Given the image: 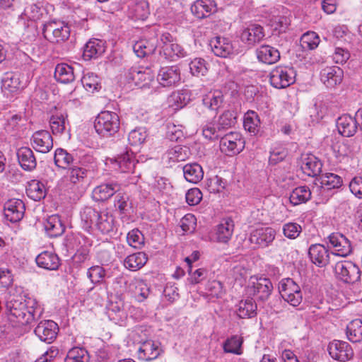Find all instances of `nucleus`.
<instances>
[{"label":"nucleus","instance_id":"ea45409f","mask_svg":"<svg viewBox=\"0 0 362 362\" xmlns=\"http://www.w3.org/2000/svg\"><path fill=\"white\" fill-rule=\"evenodd\" d=\"M237 315L240 318H252L257 315V304L252 298L241 300L238 305Z\"/></svg>","mask_w":362,"mask_h":362},{"label":"nucleus","instance_id":"5701e85b","mask_svg":"<svg viewBox=\"0 0 362 362\" xmlns=\"http://www.w3.org/2000/svg\"><path fill=\"white\" fill-rule=\"evenodd\" d=\"M110 162L114 170L120 173L133 172L135 167L134 159L129 152L110 158Z\"/></svg>","mask_w":362,"mask_h":362},{"label":"nucleus","instance_id":"f704fd0d","mask_svg":"<svg viewBox=\"0 0 362 362\" xmlns=\"http://www.w3.org/2000/svg\"><path fill=\"white\" fill-rule=\"evenodd\" d=\"M190 97L187 90L173 92L168 98V106L174 111H177L187 105Z\"/></svg>","mask_w":362,"mask_h":362},{"label":"nucleus","instance_id":"6ab92c4d","mask_svg":"<svg viewBox=\"0 0 362 362\" xmlns=\"http://www.w3.org/2000/svg\"><path fill=\"white\" fill-rule=\"evenodd\" d=\"M119 189L120 185L117 182L103 183L93 189L92 198L96 202H105L118 192Z\"/></svg>","mask_w":362,"mask_h":362},{"label":"nucleus","instance_id":"bb28decb","mask_svg":"<svg viewBox=\"0 0 362 362\" xmlns=\"http://www.w3.org/2000/svg\"><path fill=\"white\" fill-rule=\"evenodd\" d=\"M35 262L38 267L47 270H57L60 265L58 255L51 251H44L39 254Z\"/></svg>","mask_w":362,"mask_h":362},{"label":"nucleus","instance_id":"09e8293b","mask_svg":"<svg viewBox=\"0 0 362 362\" xmlns=\"http://www.w3.org/2000/svg\"><path fill=\"white\" fill-rule=\"evenodd\" d=\"M49 124L54 134H62L69 126L67 115H52Z\"/></svg>","mask_w":362,"mask_h":362},{"label":"nucleus","instance_id":"79ce46f5","mask_svg":"<svg viewBox=\"0 0 362 362\" xmlns=\"http://www.w3.org/2000/svg\"><path fill=\"white\" fill-rule=\"evenodd\" d=\"M183 174L187 181L194 184L199 182L204 176L202 168L197 163L185 165Z\"/></svg>","mask_w":362,"mask_h":362},{"label":"nucleus","instance_id":"338daca9","mask_svg":"<svg viewBox=\"0 0 362 362\" xmlns=\"http://www.w3.org/2000/svg\"><path fill=\"white\" fill-rule=\"evenodd\" d=\"M283 233L285 237L289 239L297 238L302 232L301 226L296 223L289 222L283 226Z\"/></svg>","mask_w":362,"mask_h":362},{"label":"nucleus","instance_id":"bf43d9fd","mask_svg":"<svg viewBox=\"0 0 362 362\" xmlns=\"http://www.w3.org/2000/svg\"><path fill=\"white\" fill-rule=\"evenodd\" d=\"M166 156L170 161L175 163L185 160L187 158V153L185 147L175 146L168 151Z\"/></svg>","mask_w":362,"mask_h":362},{"label":"nucleus","instance_id":"5fc2aeb1","mask_svg":"<svg viewBox=\"0 0 362 362\" xmlns=\"http://www.w3.org/2000/svg\"><path fill=\"white\" fill-rule=\"evenodd\" d=\"M130 12L136 20L146 19L150 13L148 2L141 0L134 3L130 8Z\"/></svg>","mask_w":362,"mask_h":362},{"label":"nucleus","instance_id":"72a5a7b5","mask_svg":"<svg viewBox=\"0 0 362 362\" xmlns=\"http://www.w3.org/2000/svg\"><path fill=\"white\" fill-rule=\"evenodd\" d=\"M87 176L86 173L74 164L67 169L64 180L68 186L74 187L83 184Z\"/></svg>","mask_w":362,"mask_h":362},{"label":"nucleus","instance_id":"0eeeda50","mask_svg":"<svg viewBox=\"0 0 362 362\" xmlns=\"http://www.w3.org/2000/svg\"><path fill=\"white\" fill-rule=\"evenodd\" d=\"M279 289L282 298L291 305L296 307L302 302L301 289L292 279L287 278L281 280Z\"/></svg>","mask_w":362,"mask_h":362},{"label":"nucleus","instance_id":"2eb2a0df","mask_svg":"<svg viewBox=\"0 0 362 362\" xmlns=\"http://www.w3.org/2000/svg\"><path fill=\"white\" fill-rule=\"evenodd\" d=\"M59 327L56 322L52 320H43L39 322L34 332L42 341L50 344L56 339Z\"/></svg>","mask_w":362,"mask_h":362},{"label":"nucleus","instance_id":"a18cd8bd","mask_svg":"<svg viewBox=\"0 0 362 362\" xmlns=\"http://www.w3.org/2000/svg\"><path fill=\"white\" fill-rule=\"evenodd\" d=\"M319 180L320 181L321 187L327 189H338L343 184L342 178L332 173L322 174L320 175Z\"/></svg>","mask_w":362,"mask_h":362},{"label":"nucleus","instance_id":"a878e982","mask_svg":"<svg viewBox=\"0 0 362 362\" xmlns=\"http://www.w3.org/2000/svg\"><path fill=\"white\" fill-rule=\"evenodd\" d=\"M158 39L156 36L149 39H141L136 42L133 49L137 57L143 58L153 54L158 46Z\"/></svg>","mask_w":362,"mask_h":362},{"label":"nucleus","instance_id":"864d4df0","mask_svg":"<svg viewBox=\"0 0 362 362\" xmlns=\"http://www.w3.org/2000/svg\"><path fill=\"white\" fill-rule=\"evenodd\" d=\"M243 338L238 335H233L228 338L223 343V351L226 353L234 354L236 355L242 354Z\"/></svg>","mask_w":362,"mask_h":362},{"label":"nucleus","instance_id":"4d7b16f0","mask_svg":"<svg viewBox=\"0 0 362 362\" xmlns=\"http://www.w3.org/2000/svg\"><path fill=\"white\" fill-rule=\"evenodd\" d=\"M89 359L90 357L86 350L74 347L68 351L64 362H88Z\"/></svg>","mask_w":362,"mask_h":362},{"label":"nucleus","instance_id":"4468645a","mask_svg":"<svg viewBox=\"0 0 362 362\" xmlns=\"http://www.w3.org/2000/svg\"><path fill=\"white\" fill-rule=\"evenodd\" d=\"M250 284L251 292L262 301L267 300L273 290V285L267 278L252 276Z\"/></svg>","mask_w":362,"mask_h":362},{"label":"nucleus","instance_id":"b1692460","mask_svg":"<svg viewBox=\"0 0 362 362\" xmlns=\"http://www.w3.org/2000/svg\"><path fill=\"white\" fill-rule=\"evenodd\" d=\"M192 13L199 18L209 16L216 11L214 0H197L191 6Z\"/></svg>","mask_w":362,"mask_h":362},{"label":"nucleus","instance_id":"7ed1b4c3","mask_svg":"<svg viewBox=\"0 0 362 362\" xmlns=\"http://www.w3.org/2000/svg\"><path fill=\"white\" fill-rule=\"evenodd\" d=\"M160 41L161 43L160 54L166 59L176 61L186 56V51L169 33H163L160 37Z\"/></svg>","mask_w":362,"mask_h":362},{"label":"nucleus","instance_id":"cd10ccee","mask_svg":"<svg viewBox=\"0 0 362 362\" xmlns=\"http://www.w3.org/2000/svg\"><path fill=\"white\" fill-rule=\"evenodd\" d=\"M258 60L267 64H273L280 59L279 51L270 45H263L256 49Z\"/></svg>","mask_w":362,"mask_h":362},{"label":"nucleus","instance_id":"412c9836","mask_svg":"<svg viewBox=\"0 0 362 362\" xmlns=\"http://www.w3.org/2000/svg\"><path fill=\"white\" fill-rule=\"evenodd\" d=\"M32 144L37 151L46 153L52 148L53 139L47 131L40 130L33 134Z\"/></svg>","mask_w":362,"mask_h":362},{"label":"nucleus","instance_id":"f3484780","mask_svg":"<svg viewBox=\"0 0 362 362\" xmlns=\"http://www.w3.org/2000/svg\"><path fill=\"white\" fill-rule=\"evenodd\" d=\"M163 353L160 344L148 339L140 343L138 349V358L143 361H152L156 359Z\"/></svg>","mask_w":362,"mask_h":362},{"label":"nucleus","instance_id":"dca6fc26","mask_svg":"<svg viewBox=\"0 0 362 362\" xmlns=\"http://www.w3.org/2000/svg\"><path fill=\"white\" fill-rule=\"evenodd\" d=\"M276 231L274 229L267 227L253 230L250 233V241L259 247H268L275 239Z\"/></svg>","mask_w":362,"mask_h":362},{"label":"nucleus","instance_id":"423d86ee","mask_svg":"<svg viewBox=\"0 0 362 362\" xmlns=\"http://www.w3.org/2000/svg\"><path fill=\"white\" fill-rule=\"evenodd\" d=\"M220 151L228 156L240 153L245 148V140L237 132H230L220 138Z\"/></svg>","mask_w":362,"mask_h":362},{"label":"nucleus","instance_id":"f8f14e48","mask_svg":"<svg viewBox=\"0 0 362 362\" xmlns=\"http://www.w3.org/2000/svg\"><path fill=\"white\" fill-rule=\"evenodd\" d=\"M330 356L337 361L346 362L352 358L354 351L351 346L346 341L334 340L328 345Z\"/></svg>","mask_w":362,"mask_h":362},{"label":"nucleus","instance_id":"2f4dec72","mask_svg":"<svg viewBox=\"0 0 362 362\" xmlns=\"http://www.w3.org/2000/svg\"><path fill=\"white\" fill-rule=\"evenodd\" d=\"M17 157L19 164L23 170L31 171L36 168V158L30 148H20L17 151Z\"/></svg>","mask_w":362,"mask_h":362},{"label":"nucleus","instance_id":"4c0bfd02","mask_svg":"<svg viewBox=\"0 0 362 362\" xmlns=\"http://www.w3.org/2000/svg\"><path fill=\"white\" fill-rule=\"evenodd\" d=\"M54 76L57 81L62 83H69L75 78L73 68L64 63L56 66Z\"/></svg>","mask_w":362,"mask_h":362},{"label":"nucleus","instance_id":"8fccbe9b","mask_svg":"<svg viewBox=\"0 0 362 362\" xmlns=\"http://www.w3.org/2000/svg\"><path fill=\"white\" fill-rule=\"evenodd\" d=\"M114 205L121 214L129 213L132 209V203L129 202V197L127 194L120 191L115 194Z\"/></svg>","mask_w":362,"mask_h":362},{"label":"nucleus","instance_id":"ddd939ff","mask_svg":"<svg viewBox=\"0 0 362 362\" xmlns=\"http://www.w3.org/2000/svg\"><path fill=\"white\" fill-rule=\"evenodd\" d=\"M157 80L163 87L175 86L181 81V72L177 66H164L160 69Z\"/></svg>","mask_w":362,"mask_h":362},{"label":"nucleus","instance_id":"0e129e2a","mask_svg":"<svg viewBox=\"0 0 362 362\" xmlns=\"http://www.w3.org/2000/svg\"><path fill=\"white\" fill-rule=\"evenodd\" d=\"M271 27L273 28L274 30L278 31L279 33H284L287 29L290 24L289 19L284 16H274L269 23Z\"/></svg>","mask_w":362,"mask_h":362},{"label":"nucleus","instance_id":"c03bdc74","mask_svg":"<svg viewBox=\"0 0 362 362\" xmlns=\"http://www.w3.org/2000/svg\"><path fill=\"white\" fill-rule=\"evenodd\" d=\"M54 161L57 167L63 169H68L71 165L74 164L73 156L66 150L59 148L54 155Z\"/></svg>","mask_w":362,"mask_h":362},{"label":"nucleus","instance_id":"6e6552de","mask_svg":"<svg viewBox=\"0 0 362 362\" xmlns=\"http://www.w3.org/2000/svg\"><path fill=\"white\" fill-rule=\"evenodd\" d=\"M336 277L346 284H354L361 279L359 267L351 261H339L335 264Z\"/></svg>","mask_w":362,"mask_h":362},{"label":"nucleus","instance_id":"9b49d317","mask_svg":"<svg viewBox=\"0 0 362 362\" xmlns=\"http://www.w3.org/2000/svg\"><path fill=\"white\" fill-rule=\"evenodd\" d=\"M209 46L217 57L226 58L238 54L232 42L226 37H215L210 40Z\"/></svg>","mask_w":362,"mask_h":362},{"label":"nucleus","instance_id":"c756f323","mask_svg":"<svg viewBox=\"0 0 362 362\" xmlns=\"http://www.w3.org/2000/svg\"><path fill=\"white\" fill-rule=\"evenodd\" d=\"M233 230V221L231 218L225 219L217 226L214 239L216 242L227 243L232 237Z\"/></svg>","mask_w":362,"mask_h":362},{"label":"nucleus","instance_id":"3c124183","mask_svg":"<svg viewBox=\"0 0 362 362\" xmlns=\"http://www.w3.org/2000/svg\"><path fill=\"white\" fill-rule=\"evenodd\" d=\"M130 288L134 298L139 302L144 301L149 295L150 290L147 284L142 280H135L131 285Z\"/></svg>","mask_w":362,"mask_h":362},{"label":"nucleus","instance_id":"393cba45","mask_svg":"<svg viewBox=\"0 0 362 362\" xmlns=\"http://www.w3.org/2000/svg\"><path fill=\"white\" fill-rule=\"evenodd\" d=\"M321 161L313 155H306L302 158L300 168L303 173L310 177H316L322 171Z\"/></svg>","mask_w":362,"mask_h":362},{"label":"nucleus","instance_id":"9d476101","mask_svg":"<svg viewBox=\"0 0 362 362\" xmlns=\"http://www.w3.org/2000/svg\"><path fill=\"white\" fill-rule=\"evenodd\" d=\"M327 239L330 247L334 249L333 255L346 257L352 252L351 241L342 233H332Z\"/></svg>","mask_w":362,"mask_h":362},{"label":"nucleus","instance_id":"c85d7f7f","mask_svg":"<svg viewBox=\"0 0 362 362\" xmlns=\"http://www.w3.org/2000/svg\"><path fill=\"white\" fill-rule=\"evenodd\" d=\"M342 70L338 66L326 67L320 73L321 81L327 87L332 88L342 81Z\"/></svg>","mask_w":362,"mask_h":362},{"label":"nucleus","instance_id":"4be33fe9","mask_svg":"<svg viewBox=\"0 0 362 362\" xmlns=\"http://www.w3.org/2000/svg\"><path fill=\"white\" fill-rule=\"evenodd\" d=\"M358 119L351 115H341L337 119L339 132L344 136H351L357 129Z\"/></svg>","mask_w":362,"mask_h":362},{"label":"nucleus","instance_id":"c9c22d12","mask_svg":"<svg viewBox=\"0 0 362 362\" xmlns=\"http://www.w3.org/2000/svg\"><path fill=\"white\" fill-rule=\"evenodd\" d=\"M44 227L47 234L52 238L61 235L65 230L64 224L57 215L49 216L45 222Z\"/></svg>","mask_w":362,"mask_h":362},{"label":"nucleus","instance_id":"680f3d73","mask_svg":"<svg viewBox=\"0 0 362 362\" xmlns=\"http://www.w3.org/2000/svg\"><path fill=\"white\" fill-rule=\"evenodd\" d=\"M147 137L146 131L144 128H138L131 131L128 136V141L132 146L142 144Z\"/></svg>","mask_w":362,"mask_h":362},{"label":"nucleus","instance_id":"49530a36","mask_svg":"<svg viewBox=\"0 0 362 362\" xmlns=\"http://www.w3.org/2000/svg\"><path fill=\"white\" fill-rule=\"evenodd\" d=\"M346 335L354 343L362 341V320L356 319L350 322L346 327Z\"/></svg>","mask_w":362,"mask_h":362},{"label":"nucleus","instance_id":"a19ab883","mask_svg":"<svg viewBox=\"0 0 362 362\" xmlns=\"http://www.w3.org/2000/svg\"><path fill=\"white\" fill-rule=\"evenodd\" d=\"M312 192L308 186H300L295 188L289 197L290 202L296 206L303 203H306L310 199Z\"/></svg>","mask_w":362,"mask_h":362},{"label":"nucleus","instance_id":"69168bd1","mask_svg":"<svg viewBox=\"0 0 362 362\" xmlns=\"http://www.w3.org/2000/svg\"><path fill=\"white\" fill-rule=\"evenodd\" d=\"M260 125V119L258 115H245L243 126L245 130L256 134Z\"/></svg>","mask_w":362,"mask_h":362},{"label":"nucleus","instance_id":"20e7f679","mask_svg":"<svg viewBox=\"0 0 362 362\" xmlns=\"http://www.w3.org/2000/svg\"><path fill=\"white\" fill-rule=\"evenodd\" d=\"M70 31L68 23L50 21L44 25L42 34L44 37L50 42L59 43L68 40Z\"/></svg>","mask_w":362,"mask_h":362},{"label":"nucleus","instance_id":"473e14b6","mask_svg":"<svg viewBox=\"0 0 362 362\" xmlns=\"http://www.w3.org/2000/svg\"><path fill=\"white\" fill-rule=\"evenodd\" d=\"M105 42L99 39H91L85 45L83 56L85 59L97 58L105 52Z\"/></svg>","mask_w":362,"mask_h":362},{"label":"nucleus","instance_id":"f03ea898","mask_svg":"<svg viewBox=\"0 0 362 362\" xmlns=\"http://www.w3.org/2000/svg\"><path fill=\"white\" fill-rule=\"evenodd\" d=\"M83 228L88 230L95 226L103 234L112 235L117 230L114 216L107 210L97 211L90 206L85 207L81 213Z\"/></svg>","mask_w":362,"mask_h":362},{"label":"nucleus","instance_id":"f257e3e1","mask_svg":"<svg viewBox=\"0 0 362 362\" xmlns=\"http://www.w3.org/2000/svg\"><path fill=\"white\" fill-rule=\"evenodd\" d=\"M8 320L20 325H28L40 320L44 313L41 305L32 297L10 296L6 304Z\"/></svg>","mask_w":362,"mask_h":362},{"label":"nucleus","instance_id":"de8ad7c7","mask_svg":"<svg viewBox=\"0 0 362 362\" xmlns=\"http://www.w3.org/2000/svg\"><path fill=\"white\" fill-rule=\"evenodd\" d=\"M203 104L210 111L218 112L223 104V94L220 90H215L206 95L203 99Z\"/></svg>","mask_w":362,"mask_h":362},{"label":"nucleus","instance_id":"052dcab7","mask_svg":"<svg viewBox=\"0 0 362 362\" xmlns=\"http://www.w3.org/2000/svg\"><path fill=\"white\" fill-rule=\"evenodd\" d=\"M319 42V37L315 32H308L300 38V44L304 49H313L317 47Z\"/></svg>","mask_w":362,"mask_h":362},{"label":"nucleus","instance_id":"6e6d98bb","mask_svg":"<svg viewBox=\"0 0 362 362\" xmlns=\"http://www.w3.org/2000/svg\"><path fill=\"white\" fill-rule=\"evenodd\" d=\"M81 83L85 89L90 93L98 91L101 88V84L98 76L93 72L85 74L81 78Z\"/></svg>","mask_w":362,"mask_h":362},{"label":"nucleus","instance_id":"39448f33","mask_svg":"<svg viewBox=\"0 0 362 362\" xmlns=\"http://www.w3.org/2000/svg\"><path fill=\"white\" fill-rule=\"evenodd\" d=\"M296 75V71L293 67L276 66L269 74L271 85L279 89L287 88L295 82Z\"/></svg>","mask_w":362,"mask_h":362},{"label":"nucleus","instance_id":"58836bf2","mask_svg":"<svg viewBox=\"0 0 362 362\" xmlns=\"http://www.w3.org/2000/svg\"><path fill=\"white\" fill-rule=\"evenodd\" d=\"M24 86L18 74H7L2 80V89L11 93L22 89Z\"/></svg>","mask_w":362,"mask_h":362},{"label":"nucleus","instance_id":"603ef678","mask_svg":"<svg viewBox=\"0 0 362 362\" xmlns=\"http://www.w3.org/2000/svg\"><path fill=\"white\" fill-rule=\"evenodd\" d=\"M74 165L81 169L86 175L93 173L98 167L96 159L90 154H85L80 157L79 160L74 163Z\"/></svg>","mask_w":362,"mask_h":362},{"label":"nucleus","instance_id":"13d9d810","mask_svg":"<svg viewBox=\"0 0 362 362\" xmlns=\"http://www.w3.org/2000/svg\"><path fill=\"white\" fill-rule=\"evenodd\" d=\"M127 240L128 244L136 249H141L144 245V236L137 228L133 229L127 233Z\"/></svg>","mask_w":362,"mask_h":362},{"label":"nucleus","instance_id":"e433bc0d","mask_svg":"<svg viewBox=\"0 0 362 362\" xmlns=\"http://www.w3.org/2000/svg\"><path fill=\"white\" fill-rule=\"evenodd\" d=\"M147 260L146 253L138 252L128 255L124 261V266L130 271H137L146 264Z\"/></svg>","mask_w":362,"mask_h":362},{"label":"nucleus","instance_id":"774afa93","mask_svg":"<svg viewBox=\"0 0 362 362\" xmlns=\"http://www.w3.org/2000/svg\"><path fill=\"white\" fill-rule=\"evenodd\" d=\"M168 138L173 141H177L181 139L183 136L182 126L175 125L173 122H168L166 125Z\"/></svg>","mask_w":362,"mask_h":362},{"label":"nucleus","instance_id":"7c9ffc66","mask_svg":"<svg viewBox=\"0 0 362 362\" xmlns=\"http://www.w3.org/2000/svg\"><path fill=\"white\" fill-rule=\"evenodd\" d=\"M264 37L263 28L259 25H251L243 30L241 40L249 45L259 42Z\"/></svg>","mask_w":362,"mask_h":362},{"label":"nucleus","instance_id":"e2e57ef3","mask_svg":"<svg viewBox=\"0 0 362 362\" xmlns=\"http://www.w3.org/2000/svg\"><path fill=\"white\" fill-rule=\"evenodd\" d=\"M106 274L103 267L96 265L90 267L87 271V276L93 284L101 283Z\"/></svg>","mask_w":362,"mask_h":362},{"label":"nucleus","instance_id":"a211bd4d","mask_svg":"<svg viewBox=\"0 0 362 362\" xmlns=\"http://www.w3.org/2000/svg\"><path fill=\"white\" fill-rule=\"evenodd\" d=\"M25 209V204L22 200L10 199L4 205V216L10 222L16 223L23 218Z\"/></svg>","mask_w":362,"mask_h":362},{"label":"nucleus","instance_id":"aec40b11","mask_svg":"<svg viewBox=\"0 0 362 362\" xmlns=\"http://www.w3.org/2000/svg\"><path fill=\"white\" fill-rule=\"evenodd\" d=\"M310 261L317 267H323L329 264V250L321 244L311 245L308 250Z\"/></svg>","mask_w":362,"mask_h":362},{"label":"nucleus","instance_id":"1a4fd4ad","mask_svg":"<svg viewBox=\"0 0 362 362\" xmlns=\"http://www.w3.org/2000/svg\"><path fill=\"white\" fill-rule=\"evenodd\" d=\"M118 115H98L94 122V127L98 134L103 136L112 135L119 128Z\"/></svg>","mask_w":362,"mask_h":362},{"label":"nucleus","instance_id":"37998d69","mask_svg":"<svg viewBox=\"0 0 362 362\" xmlns=\"http://www.w3.org/2000/svg\"><path fill=\"white\" fill-rule=\"evenodd\" d=\"M26 194L34 201H40L46 196L45 186L38 180H31L26 188Z\"/></svg>","mask_w":362,"mask_h":362}]
</instances>
